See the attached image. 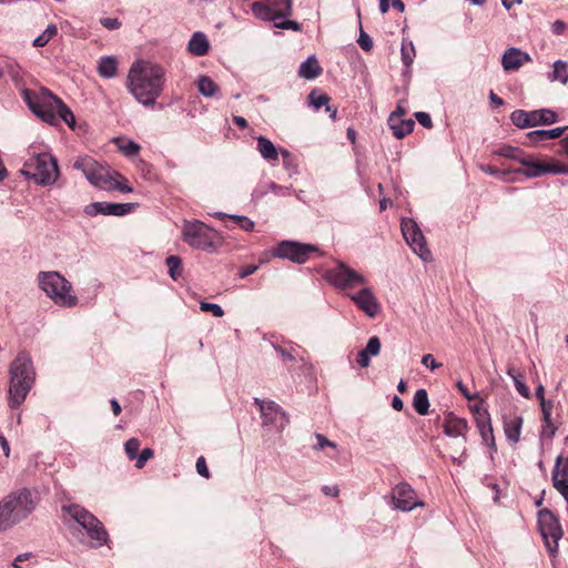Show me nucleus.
<instances>
[{
	"label": "nucleus",
	"mask_w": 568,
	"mask_h": 568,
	"mask_svg": "<svg viewBox=\"0 0 568 568\" xmlns=\"http://www.w3.org/2000/svg\"><path fill=\"white\" fill-rule=\"evenodd\" d=\"M165 70L148 60L134 61L128 72L125 87L144 106H153L165 87Z\"/></svg>",
	"instance_id": "nucleus-1"
},
{
	"label": "nucleus",
	"mask_w": 568,
	"mask_h": 568,
	"mask_svg": "<svg viewBox=\"0 0 568 568\" xmlns=\"http://www.w3.org/2000/svg\"><path fill=\"white\" fill-rule=\"evenodd\" d=\"M39 504L38 491L20 488L0 500V531H6L26 520Z\"/></svg>",
	"instance_id": "nucleus-2"
},
{
	"label": "nucleus",
	"mask_w": 568,
	"mask_h": 568,
	"mask_svg": "<svg viewBox=\"0 0 568 568\" xmlns=\"http://www.w3.org/2000/svg\"><path fill=\"white\" fill-rule=\"evenodd\" d=\"M36 381V369L30 355L21 352L9 367L8 405L16 409L26 400Z\"/></svg>",
	"instance_id": "nucleus-3"
},
{
	"label": "nucleus",
	"mask_w": 568,
	"mask_h": 568,
	"mask_svg": "<svg viewBox=\"0 0 568 568\" xmlns=\"http://www.w3.org/2000/svg\"><path fill=\"white\" fill-rule=\"evenodd\" d=\"M39 288L55 305L60 307L71 308L78 305V296L75 295L71 282H69L61 273L57 271H41L37 275Z\"/></svg>",
	"instance_id": "nucleus-4"
},
{
	"label": "nucleus",
	"mask_w": 568,
	"mask_h": 568,
	"mask_svg": "<svg viewBox=\"0 0 568 568\" xmlns=\"http://www.w3.org/2000/svg\"><path fill=\"white\" fill-rule=\"evenodd\" d=\"M29 154L21 173L39 185L54 184L60 175L58 160L49 152L36 151L33 146L29 149Z\"/></svg>",
	"instance_id": "nucleus-5"
},
{
	"label": "nucleus",
	"mask_w": 568,
	"mask_h": 568,
	"mask_svg": "<svg viewBox=\"0 0 568 568\" xmlns=\"http://www.w3.org/2000/svg\"><path fill=\"white\" fill-rule=\"evenodd\" d=\"M62 511L87 532L91 547L98 548L106 544L108 531L92 513L78 504L63 505Z\"/></svg>",
	"instance_id": "nucleus-6"
},
{
	"label": "nucleus",
	"mask_w": 568,
	"mask_h": 568,
	"mask_svg": "<svg viewBox=\"0 0 568 568\" xmlns=\"http://www.w3.org/2000/svg\"><path fill=\"white\" fill-rule=\"evenodd\" d=\"M30 110L44 122L53 125L59 121H63L69 128L73 129L75 119L72 111L51 93H45L40 101L33 102L28 100Z\"/></svg>",
	"instance_id": "nucleus-7"
},
{
	"label": "nucleus",
	"mask_w": 568,
	"mask_h": 568,
	"mask_svg": "<svg viewBox=\"0 0 568 568\" xmlns=\"http://www.w3.org/2000/svg\"><path fill=\"white\" fill-rule=\"evenodd\" d=\"M182 240L192 248L206 252L216 251L222 243L219 232L199 220L183 222Z\"/></svg>",
	"instance_id": "nucleus-8"
},
{
	"label": "nucleus",
	"mask_w": 568,
	"mask_h": 568,
	"mask_svg": "<svg viewBox=\"0 0 568 568\" xmlns=\"http://www.w3.org/2000/svg\"><path fill=\"white\" fill-rule=\"evenodd\" d=\"M323 277L331 286L346 295L355 288L368 284V280L363 273L341 260L334 261L333 265L325 270Z\"/></svg>",
	"instance_id": "nucleus-9"
},
{
	"label": "nucleus",
	"mask_w": 568,
	"mask_h": 568,
	"mask_svg": "<svg viewBox=\"0 0 568 568\" xmlns=\"http://www.w3.org/2000/svg\"><path fill=\"white\" fill-rule=\"evenodd\" d=\"M521 168L508 170V172L521 174L527 179H536L547 174H568V165L551 160L542 162L534 154L524 152L518 162Z\"/></svg>",
	"instance_id": "nucleus-10"
},
{
	"label": "nucleus",
	"mask_w": 568,
	"mask_h": 568,
	"mask_svg": "<svg viewBox=\"0 0 568 568\" xmlns=\"http://www.w3.org/2000/svg\"><path fill=\"white\" fill-rule=\"evenodd\" d=\"M73 168L81 171L93 186L104 191L110 187L108 184L111 183L114 171L97 162L91 156H79L74 161Z\"/></svg>",
	"instance_id": "nucleus-11"
},
{
	"label": "nucleus",
	"mask_w": 568,
	"mask_h": 568,
	"mask_svg": "<svg viewBox=\"0 0 568 568\" xmlns=\"http://www.w3.org/2000/svg\"><path fill=\"white\" fill-rule=\"evenodd\" d=\"M538 526L549 554L556 557L558 542L564 535L558 518L551 511L544 509L539 511Z\"/></svg>",
	"instance_id": "nucleus-12"
},
{
	"label": "nucleus",
	"mask_w": 568,
	"mask_h": 568,
	"mask_svg": "<svg viewBox=\"0 0 568 568\" xmlns=\"http://www.w3.org/2000/svg\"><path fill=\"white\" fill-rule=\"evenodd\" d=\"M400 229L403 236L412 251L424 262L432 261V253L418 224L413 219L405 217L402 220Z\"/></svg>",
	"instance_id": "nucleus-13"
},
{
	"label": "nucleus",
	"mask_w": 568,
	"mask_h": 568,
	"mask_svg": "<svg viewBox=\"0 0 568 568\" xmlns=\"http://www.w3.org/2000/svg\"><path fill=\"white\" fill-rule=\"evenodd\" d=\"M388 504L393 509L408 513L425 504L417 498L415 489L406 481L395 485L388 496Z\"/></svg>",
	"instance_id": "nucleus-14"
},
{
	"label": "nucleus",
	"mask_w": 568,
	"mask_h": 568,
	"mask_svg": "<svg viewBox=\"0 0 568 568\" xmlns=\"http://www.w3.org/2000/svg\"><path fill=\"white\" fill-rule=\"evenodd\" d=\"M318 247L313 244H305L297 241H282L273 248L272 255L278 258L290 260L297 264L305 263L311 253L317 252Z\"/></svg>",
	"instance_id": "nucleus-15"
},
{
	"label": "nucleus",
	"mask_w": 568,
	"mask_h": 568,
	"mask_svg": "<svg viewBox=\"0 0 568 568\" xmlns=\"http://www.w3.org/2000/svg\"><path fill=\"white\" fill-rule=\"evenodd\" d=\"M444 434L448 437L462 438L460 456H450L454 464L462 465L467 455L466 434L468 432V423L465 418L457 417L453 414H448L443 423Z\"/></svg>",
	"instance_id": "nucleus-16"
},
{
	"label": "nucleus",
	"mask_w": 568,
	"mask_h": 568,
	"mask_svg": "<svg viewBox=\"0 0 568 568\" xmlns=\"http://www.w3.org/2000/svg\"><path fill=\"white\" fill-rule=\"evenodd\" d=\"M254 404L261 412L262 423L264 426H272L277 432L284 429L288 419L285 412L273 400L254 399Z\"/></svg>",
	"instance_id": "nucleus-17"
},
{
	"label": "nucleus",
	"mask_w": 568,
	"mask_h": 568,
	"mask_svg": "<svg viewBox=\"0 0 568 568\" xmlns=\"http://www.w3.org/2000/svg\"><path fill=\"white\" fill-rule=\"evenodd\" d=\"M347 297L369 318L381 313V304L368 284L362 285L356 293H348Z\"/></svg>",
	"instance_id": "nucleus-18"
},
{
	"label": "nucleus",
	"mask_w": 568,
	"mask_h": 568,
	"mask_svg": "<svg viewBox=\"0 0 568 568\" xmlns=\"http://www.w3.org/2000/svg\"><path fill=\"white\" fill-rule=\"evenodd\" d=\"M136 204L134 203H111V202H92L84 206L83 212L88 216L112 215L124 216L133 212Z\"/></svg>",
	"instance_id": "nucleus-19"
},
{
	"label": "nucleus",
	"mask_w": 568,
	"mask_h": 568,
	"mask_svg": "<svg viewBox=\"0 0 568 568\" xmlns=\"http://www.w3.org/2000/svg\"><path fill=\"white\" fill-rule=\"evenodd\" d=\"M283 4L284 10L281 11L275 8V6H271L264 2H254L252 4V12L254 16L263 21H276L283 18L286 14L291 13L292 2L291 0H281L277 6Z\"/></svg>",
	"instance_id": "nucleus-20"
},
{
	"label": "nucleus",
	"mask_w": 568,
	"mask_h": 568,
	"mask_svg": "<svg viewBox=\"0 0 568 568\" xmlns=\"http://www.w3.org/2000/svg\"><path fill=\"white\" fill-rule=\"evenodd\" d=\"M530 61L531 57L527 52L515 47L507 49L501 55V65L507 72L517 71Z\"/></svg>",
	"instance_id": "nucleus-21"
},
{
	"label": "nucleus",
	"mask_w": 568,
	"mask_h": 568,
	"mask_svg": "<svg viewBox=\"0 0 568 568\" xmlns=\"http://www.w3.org/2000/svg\"><path fill=\"white\" fill-rule=\"evenodd\" d=\"M504 432L507 440L517 444L520 439L524 419L520 415H505L503 417Z\"/></svg>",
	"instance_id": "nucleus-22"
},
{
	"label": "nucleus",
	"mask_w": 568,
	"mask_h": 568,
	"mask_svg": "<svg viewBox=\"0 0 568 568\" xmlns=\"http://www.w3.org/2000/svg\"><path fill=\"white\" fill-rule=\"evenodd\" d=\"M476 427L479 432L483 443L487 445L493 452H496L494 430L491 426L490 415L488 412L479 414Z\"/></svg>",
	"instance_id": "nucleus-23"
},
{
	"label": "nucleus",
	"mask_w": 568,
	"mask_h": 568,
	"mask_svg": "<svg viewBox=\"0 0 568 568\" xmlns=\"http://www.w3.org/2000/svg\"><path fill=\"white\" fill-rule=\"evenodd\" d=\"M388 125L394 136L403 139L413 131L415 122L412 119L400 118L399 112H392L388 119Z\"/></svg>",
	"instance_id": "nucleus-24"
},
{
	"label": "nucleus",
	"mask_w": 568,
	"mask_h": 568,
	"mask_svg": "<svg viewBox=\"0 0 568 568\" xmlns=\"http://www.w3.org/2000/svg\"><path fill=\"white\" fill-rule=\"evenodd\" d=\"M382 348L381 341L377 336H373L368 339L367 345L357 355V364L366 368L369 366L371 358L379 354Z\"/></svg>",
	"instance_id": "nucleus-25"
},
{
	"label": "nucleus",
	"mask_w": 568,
	"mask_h": 568,
	"mask_svg": "<svg viewBox=\"0 0 568 568\" xmlns=\"http://www.w3.org/2000/svg\"><path fill=\"white\" fill-rule=\"evenodd\" d=\"M568 126H558L549 130H535L530 131L526 134L527 139L532 145H536L546 140H555L560 138L566 131Z\"/></svg>",
	"instance_id": "nucleus-26"
},
{
	"label": "nucleus",
	"mask_w": 568,
	"mask_h": 568,
	"mask_svg": "<svg viewBox=\"0 0 568 568\" xmlns=\"http://www.w3.org/2000/svg\"><path fill=\"white\" fill-rule=\"evenodd\" d=\"M256 149L265 161L272 164H275L278 161V149L271 140L261 135L256 138Z\"/></svg>",
	"instance_id": "nucleus-27"
},
{
	"label": "nucleus",
	"mask_w": 568,
	"mask_h": 568,
	"mask_svg": "<svg viewBox=\"0 0 568 568\" xmlns=\"http://www.w3.org/2000/svg\"><path fill=\"white\" fill-rule=\"evenodd\" d=\"M210 43L203 32H194L187 43V50L195 57H203L209 52Z\"/></svg>",
	"instance_id": "nucleus-28"
},
{
	"label": "nucleus",
	"mask_w": 568,
	"mask_h": 568,
	"mask_svg": "<svg viewBox=\"0 0 568 568\" xmlns=\"http://www.w3.org/2000/svg\"><path fill=\"white\" fill-rule=\"evenodd\" d=\"M119 61L113 55L101 57L98 61V72L104 79H112L118 74Z\"/></svg>",
	"instance_id": "nucleus-29"
},
{
	"label": "nucleus",
	"mask_w": 568,
	"mask_h": 568,
	"mask_svg": "<svg viewBox=\"0 0 568 568\" xmlns=\"http://www.w3.org/2000/svg\"><path fill=\"white\" fill-rule=\"evenodd\" d=\"M321 73L322 68L315 55H310L305 61L301 63L298 68V75L306 80H313Z\"/></svg>",
	"instance_id": "nucleus-30"
},
{
	"label": "nucleus",
	"mask_w": 568,
	"mask_h": 568,
	"mask_svg": "<svg viewBox=\"0 0 568 568\" xmlns=\"http://www.w3.org/2000/svg\"><path fill=\"white\" fill-rule=\"evenodd\" d=\"M532 126L551 125L558 121V114L551 109L531 111Z\"/></svg>",
	"instance_id": "nucleus-31"
},
{
	"label": "nucleus",
	"mask_w": 568,
	"mask_h": 568,
	"mask_svg": "<svg viewBox=\"0 0 568 568\" xmlns=\"http://www.w3.org/2000/svg\"><path fill=\"white\" fill-rule=\"evenodd\" d=\"M196 87L199 92L205 98L220 97V87L207 75H200Z\"/></svg>",
	"instance_id": "nucleus-32"
},
{
	"label": "nucleus",
	"mask_w": 568,
	"mask_h": 568,
	"mask_svg": "<svg viewBox=\"0 0 568 568\" xmlns=\"http://www.w3.org/2000/svg\"><path fill=\"white\" fill-rule=\"evenodd\" d=\"M507 374L511 377L516 390L525 398L530 397L529 387L526 385L524 381V374L517 371L515 367L509 366L507 369Z\"/></svg>",
	"instance_id": "nucleus-33"
},
{
	"label": "nucleus",
	"mask_w": 568,
	"mask_h": 568,
	"mask_svg": "<svg viewBox=\"0 0 568 568\" xmlns=\"http://www.w3.org/2000/svg\"><path fill=\"white\" fill-rule=\"evenodd\" d=\"M413 407L414 409L422 416H425L429 412V400L428 395L425 389L416 390L413 398Z\"/></svg>",
	"instance_id": "nucleus-34"
},
{
	"label": "nucleus",
	"mask_w": 568,
	"mask_h": 568,
	"mask_svg": "<svg viewBox=\"0 0 568 568\" xmlns=\"http://www.w3.org/2000/svg\"><path fill=\"white\" fill-rule=\"evenodd\" d=\"M510 120L519 129L532 128L531 111L515 110L510 114Z\"/></svg>",
	"instance_id": "nucleus-35"
},
{
	"label": "nucleus",
	"mask_w": 568,
	"mask_h": 568,
	"mask_svg": "<svg viewBox=\"0 0 568 568\" xmlns=\"http://www.w3.org/2000/svg\"><path fill=\"white\" fill-rule=\"evenodd\" d=\"M114 143L116 148L126 156H134L141 150V146L136 142L125 138H116Z\"/></svg>",
	"instance_id": "nucleus-36"
},
{
	"label": "nucleus",
	"mask_w": 568,
	"mask_h": 568,
	"mask_svg": "<svg viewBox=\"0 0 568 568\" xmlns=\"http://www.w3.org/2000/svg\"><path fill=\"white\" fill-rule=\"evenodd\" d=\"M548 79L566 84L568 82V63L561 60L555 61L554 71L549 74Z\"/></svg>",
	"instance_id": "nucleus-37"
},
{
	"label": "nucleus",
	"mask_w": 568,
	"mask_h": 568,
	"mask_svg": "<svg viewBox=\"0 0 568 568\" xmlns=\"http://www.w3.org/2000/svg\"><path fill=\"white\" fill-rule=\"evenodd\" d=\"M524 152H525L524 150H521L517 146L508 145V144H504V145L499 146L498 149L494 150L495 155L514 160L517 163L519 162V159L521 158Z\"/></svg>",
	"instance_id": "nucleus-38"
},
{
	"label": "nucleus",
	"mask_w": 568,
	"mask_h": 568,
	"mask_svg": "<svg viewBox=\"0 0 568 568\" xmlns=\"http://www.w3.org/2000/svg\"><path fill=\"white\" fill-rule=\"evenodd\" d=\"M400 55L403 64L407 69H409L416 55L415 47L410 40L403 39L400 47Z\"/></svg>",
	"instance_id": "nucleus-39"
},
{
	"label": "nucleus",
	"mask_w": 568,
	"mask_h": 568,
	"mask_svg": "<svg viewBox=\"0 0 568 568\" xmlns=\"http://www.w3.org/2000/svg\"><path fill=\"white\" fill-rule=\"evenodd\" d=\"M271 345L284 362H293L295 359L294 346L292 343L283 345L276 341H271Z\"/></svg>",
	"instance_id": "nucleus-40"
},
{
	"label": "nucleus",
	"mask_w": 568,
	"mask_h": 568,
	"mask_svg": "<svg viewBox=\"0 0 568 568\" xmlns=\"http://www.w3.org/2000/svg\"><path fill=\"white\" fill-rule=\"evenodd\" d=\"M169 270V275L173 281H178L182 274V261L176 255H170L165 260Z\"/></svg>",
	"instance_id": "nucleus-41"
},
{
	"label": "nucleus",
	"mask_w": 568,
	"mask_h": 568,
	"mask_svg": "<svg viewBox=\"0 0 568 568\" xmlns=\"http://www.w3.org/2000/svg\"><path fill=\"white\" fill-rule=\"evenodd\" d=\"M110 187L105 191L118 190L122 193H131L133 190L130 185H128L126 180L123 175L114 171V174L111 179Z\"/></svg>",
	"instance_id": "nucleus-42"
},
{
	"label": "nucleus",
	"mask_w": 568,
	"mask_h": 568,
	"mask_svg": "<svg viewBox=\"0 0 568 568\" xmlns=\"http://www.w3.org/2000/svg\"><path fill=\"white\" fill-rule=\"evenodd\" d=\"M58 32L54 24H49L45 30L33 40L34 47H44Z\"/></svg>",
	"instance_id": "nucleus-43"
},
{
	"label": "nucleus",
	"mask_w": 568,
	"mask_h": 568,
	"mask_svg": "<svg viewBox=\"0 0 568 568\" xmlns=\"http://www.w3.org/2000/svg\"><path fill=\"white\" fill-rule=\"evenodd\" d=\"M310 104L315 109L320 110L322 106H326L329 102V97L323 93L312 91L308 94Z\"/></svg>",
	"instance_id": "nucleus-44"
},
{
	"label": "nucleus",
	"mask_w": 568,
	"mask_h": 568,
	"mask_svg": "<svg viewBox=\"0 0 568 568\" xmlns=\"http://www.w3.org/2000/svg\"><path fill=\"white\" fill-rule=\"evenodd\" d=\"M557 427L554 424L551 416H548L547 419L542 418V426L540 430V438L541 440L545 439H551L554 435L556 434Z\"/></svg>",
	"instance_id": "nucleus-45"
},
{
	"label": "nucleus",
	"mask_w": 568,
	"mask_h": 568,
	"mask_svg": "<svg viewBox=\"0 0 568 568\" xmlns=\"http://www.w3.org/2000/svg\"><path fill=\"white\" fill-rule=\"evenodd\" d=\"M140 446H141V442L135 437H132L125 442L124 450L130 460H133L136 458Z\"/></svg>",
	"instance_id": "nucleus-46"
},
{
	"label": "nucleus",
	"mask_w": 568,
	"mask_h": 568,
	"mask_svg": "<svg viewBox=\"0 0 568 568\" xmlns=\"http://www.w3.org/2000/svg\"><path fill=\"white\" fill-rule=\"evenodd\" d=\"M230 220L237 223V225L246 232H251L254 230L255 223L247 216L233 214V215H230Z\"/></svg>",
	"instance_id": "nucleus-47"
},
{
	"label": "nucleus",
	"mask_w": 568,
	"mask_h": 568,
	"mask_svg": "<svg viewBox=\"0 0 568 568\" xmlns=\"http://www.w3.org/2000/svg\"><path fill=\"white\" fill-rule=\"evenodd\" d=\"M390 7L399 12L405 10V4L402 0H379V10L382 13H386Z\"/></svg>",
	"instance_id": "nucleus-48"
},
{
	"label": "nucleus",
	"mask_w": 568,
	"mask_h": 568,
	"mask_svg": "<svg viewBox=\"0 0 568 568\" xmlns=\"http://www.w3.org/2000/svg\"><path fill=\"white\" fill-rule=\"evenodd\" d=\"M200 310L202 312H210L214 317H222L224 315L223 308L215 303L210 302H201L200 303Z\"/></svg>",
	"instance_id": "nucleus-49"
},
{
	"label": "nucleus",
	"mask_w": 568,
	"mask_h": 568,
	"mask_svg": "<svg viewBox=\"0 0 568 568\" xmlns=\"http://www.w3.org/2000/svg\"><path fill=\"white\" fill-rule=\"evenodd\" d=\"M153 457V450L151 448H144L135 458V467L141 469L144 467L146 462Z\"/></svg>",
	"instance_id": "nucleus-50"
},
{
	"label": "nucleus",
	"mask_w": 568,
	"mask_h": 568,
	"mask_svg": "<svg viewBox=\"0 0 568 568\" xmlns=\"http://www.w3.org/2000/svg\"><path fill=\"white\" fill-rule=\"evenodd\" d=\"M357 43L364 51H371L373 48L372 38L362 28L357 39Z\"/></svg>",
	"instance_id": "nucleus-51"
},
{
	"label": "nucleus",
	"mask_w": 568,
	"mask_h": 568,
	"mask_svg": "<svg viewBox=\"0 0 568 568\" xmlns=\"http://www.w3.org/2000/svg\"><path fill=\"white\" fill-rule=\"evenodd\" d=\"M267 190L273 192L276 195H280V196H286V195L291 194V187L282 186V185L276 184L274 182H270L267 184Z\"/></svg>",
	"instance_id": "nucleus-52"
},
{
	"label": "nucleus",
	"mask_w": 568,
	"mask_h": 568,
	"mask_svg": "<svg viewBox=\"0 0 568 568\" xmlns=\"http://www.w3.org/2000/svg\"><path fill=\"white\" fill-rule=\"evenodd\" d=\"M415 118L417 122L424 128L430 129L433 126V121L428 113L419 111L415 113Z\"/></svg>",
	"instance_id": "nucleus-53"
},
{
	"label": "nucleus",
	"mask_w": 568,
	"mask_h": 568,
	"mask_svg": "<svg viewBox=\"0 0 568 568\" xmlns=\"http://www.w3.org/2000/svg\"><path fill=\"white\" fill-rule=\"evenodd\" d=\"M195 467H196V471H197V474L200 476H202L204 478H209L210 477V471H209V468L206 466L205 458L203 456H201V457H199L196 459Z\"/></svg>",
	"instance_id": "nucleus-54"
},
{
	"label": "nucleus",
	"mask_w": 568,
	"mask_h": 568,
	"mask_svg": "<svg viewBox=\"0 0 568 568\" xmlns=\"http://www.w3.org/2000/svg\"><path fill=\"white\" fill-rule=\"evenodd\" d=\"M316 440L317 444L315 446V449H324L325 447H331L335 449L337 445L334 442L328 440L324 435L316 434Z\"/></svg>",
	"instance_id": "nucleus-55"
},
{
	"label": "nucleus",
	"mask_w": 568,
	"mask_h": 568,
	"mask_svg": "<svg viewBox=\"0 0 568 568\" xmlns=\"http://www.w3.org/2000/svg\"><path fill=\"white\" fill-rule=\"evenodd\" d=\"M478 168L481 172L493 176H504L506 173H509L508 171L501 172L497 168L488 164H480Z\"/></svg>",
	"instance_id": "nucleus-56"
},
{
	"label": "nucleus",
	"mask_w": 568,
	"mask_h": 568,
	"mask_svg": "<svg viewBox=\"0 0 568 568\" xmlns=\"http://www.w3.org/2000/svg\"><path fill=\"white\" fill-rule=\"evenodd\" d=\"M422 364L424 366L430 368L432 371L439 368L442 366V363L436 362V359L434 358V356L432 354H425L422 357Z\"/></svg>",
	"instance_id": "nucleus-57"
},
{
	"label": "nucleus",
	"mask_w": 568,
	"mask_h": 568,
	"mask_svg": "<svg viewBox=\"0 0 568 568\" xmlns=\"http://www.w3.org/2000/svg\"><path fill=\"white\" fill-rule=\"evenodd\" d=\"M100 23L108 30H116L121 27V22L116 18H102Z\"/></svg>",
	"instance_id": "nucleus-58"
},
{
	"label": "nucleus",
	"mask_w": 568,
	"mask_h": 568,
	"mask_svg": "<svg viewBox=\"0 0 568 568\" xmlns=\"http://www.w3.org/2000/svg\"><path fill=\"white\" fill-rule=\"evenodd\" d=\"M539 402H540V408H541V413H542V418L547 419L548 416L552 415L554 402L552 400H546V398L542 399V400H539Z\"/></svg>",
	"instance_id": "nucleus-59"
},
{
	"label": "nucleus",
	"mask_w": 568,
	"mask_h": 568,
	"mask_svg": "<svg viewBox=\"0 0 568 568\" xmlns=\"http://www.w3.org/2000/svg\"><path fill=\"white\" fill-rule=\"evenodd\" d=\"M258 268H260V265H255V264L245 265L239 270V277L245 278V277L254 274Z\"/></svg>",
	"instance_id": "nucleus-60"
},
{
	"label": "nucleus",
	"mask_w": 568,
	"mask_h": 568,
	"mask_svg": "<svg viewBox=\"0 0 568 568\" xmlns=\"http://www.w3.org/2000/svg\"><path fill=\"white\" fill-rule=\"evenodd\" d=\"M322 491L325 496L337 497L339 495V488L336 485H325L322 487Z\"/></svg>",
	"instance_id": "nucleus-61"
},
{
	"label": "nucleus",
	"mask_w": 568,
	"mask_h": 568,
	"mask_svg": "<svg viewBox=\"0 0 568 568\" xmlns=\"http://www.w3.org/2000/svg\"><path fill=\"white\" fill-rule=\"evenodd\" d=\"M471 410L474 413L475 423L477 424V418L479 417V414L484 412H488L487 408L484 406V402L480 400L478 404L474 405L471 407Z\"/></svg>",
	"instance_id": "nucleus-62"
},
{
	"label": "nucleus",
	"mask_w": 568,
	"mask_h": 568,
	"mask_svg": "<svg viewBox=\"0 0 568 568\" xmlns=\"http://www.w3.org/2000/svg\"><path fill=\"white\" fill-rule=\"evenodd\" d=\"M566 29V23L561 20H556L552 24H551V31L555 33V34H561L564 33Z\"/></svg>",
	"instance_id": "nucleus-63"
},
{
	"label": "nucleus",
	"mask_w": 568,
	"mask_h": 568,
	"mask_svg": "<svg viewBox=\"0 0 568 568\" xmlns=\"http://www.w3.org/2000/svg\"><path fill=\"white\" fill-rule=\"evenodd\" d=\"M27 558H28V555H27V554H24V555H19V556L14 559V561H13V564H12V565H13V567H16V568H29L28 566H23V565H22V561H23V560H26Z\"/></svg>",
	"instance_id": "nucleus-64"
}]
</instances>
